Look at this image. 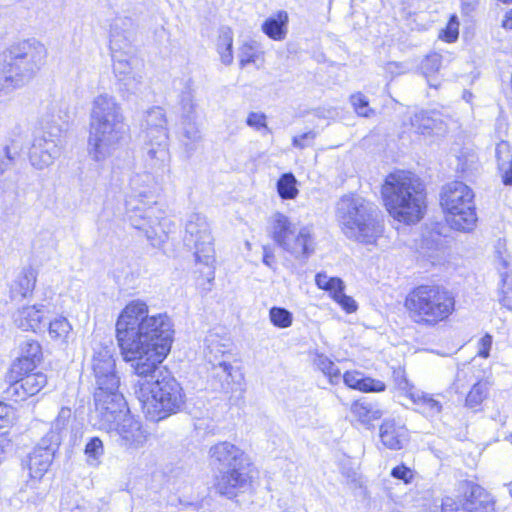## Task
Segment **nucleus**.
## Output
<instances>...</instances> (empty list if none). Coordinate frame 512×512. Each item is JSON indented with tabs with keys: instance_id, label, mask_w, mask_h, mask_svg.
I'll use <instances>...</instances> for the list:
<instances>
[{
	"instance_id": "f257e3e1",
	"label": "nucleus",
	"mask_w": 512,
	"mask_h": 512,
	"mask_svg": "<svg viewBox=\"0 0 512 512\" xmlns=\"http://www.w3.org/2000/svg\"><path fill=\"white\" fill-rule=\"evenodd\" d=\"M174 329L166 313L149 315L142 300L130 301L116 322V337L124 360L132 362L135 375L155 371L170 352Z\"/></svg>"
},
{
	"instance_id": "f03ea898",
	"label": "nucleus",
	"mask_w": 512,
	"mask_h": 512,
	"mask_svg": "<svg viewBox=\"0 0 512 512\" xmlns=\"http://www.w3.org/2000/svg\"><path fill=\"white\" fill-rule=\"evenodd\" d=\"M157 176L144 171L131 175L125 199V214L129 224L144 233L152 245H158L172 232L175 224L154 200Z\"/></svg>"
},
{
	"instance_id": "7ed1b4c3",
	"label": "nucleus",
	"mask_w": 512,
	"mask_h": 512,
	"mask_svg": "<svg viewBox=\"0 0 512 512\" xmlns=\"http://www.w3.org/2000/svg\"><path fill=\"white\" fill-rule=\"evenodd\" d=\"M121 105L103 93L94 98L90 113L87 151L90 158L103 163L119 149L127 134Z\"/></svg>"
},
{
	"instance_id": "20e7f679",
	"label": "nucleus",
	"mask_w": 512,
	"mask_h": 512,
	"mask_svg": "<svg viewBox=\"0 0 512 512\" xmlns=\"http://www.w3.org/2000/svg\"><path fill=\"white\" fill-rule=\"evenodd\" d=\"M136 377L134 394L148 420L159 422L180 411L184 404L182 388L168 371L158 365L155 371Z\"/></svg>"
},
{
	"instance_id": "39448f33",
	"label": "nucleus",
	"mask_w": 512,
	"mask_h": 512,
	"mask_svg": "<svg viewBox=\"0 0 512 512\" xmlns=\"http://www.w3.org/2000/svg\"><path fill=\"white\" fill-rule=\"evenodd\" d=\"M382 197L389 214L406 224L419 222L426 208L425 186L414 173H390L382 185Z\"/></svg>"
},
{
	"instance_id": "423d86ee",
	"label": "nucleus",
	"mask_w": 512,
	"mask_h": 512,
	"mask_svg": "<svg viewBox=\"0 0 512 512\" xmlns=\"http://www.w3.org/2000/svg\"><path fill=\"white\" fill-rule=\"evenodd\" d=\"M336 217L344 235L363 245H376L384 232L377 206L358 195H344L336 205Z\"/></svg>"
},
{
	"instance_id": "0eeeda50",
	"label": "nucleus",
	"mask_w": 512,
	"mask_h": 512,
	"mask_svg": "<svg viewBox=\"0 0 512 512\" xmlns=\"http://www.w3.org/2000/svg\"><path fill=\"white\" fill-rule=\"evenodd\" d=\"M209 456L219 470L214 484L219 494L233 498L251 487L254 475L250 460L236 445L219 442L210 448Z\"/></svg>"
},
{
	"instance_id": "6e6552de",
	"label": "nucleus",
	"mask_w": 512,
	"mask_h": 512,
	"mask_svg": "<svg viewBox=\"0 0 512 512\" xmlns=\"http://www.w3.org/2000/svg\"><path fill=\"white\" fill-rule=\"evenodd\" d=\"M455 303L454 294L446 287L422 284L407 294L404 305L414 323L424 327H435L453 314Z\"/></svg>"
},
{
	"instance_id": "1a4fd4ad",
	"label": "nucleus",
	"mask_w": 512,
	"mask_h": 512,
	"mask_svg": "<svg viewBox=\"0 0 512 512\" xmlns=\"http://www.w3.org/2000/svg\"><path fill=\"white\" fill-rule=\"evenodd\" d=\"M134 25L130 18H116L110 28V50L113 71L118 81L129 92L137 91L143 81L140 61L135 56Z\"/></svg>"
},
{
	"instance_id": "9d476101",
	"label": "nucleus",
	"mask_w": 512,
	"mask_h": 512,
	"mask_svg": "<svg viewBox=\"0 0 512 512\" xmlns=\"http://www.w3.org/2000/svg\"><path fill=\"white\" fill-rule=\"evenodd\" d=\"M91 368L95 379V413L109 406L119 407L124 404L123 394L119 391L120 377L116 371L113 349L101 344L94 347Z\"/></svg>"
},
{
	"instance_id": "9b49d317",
	"label": "nucleus",
	"mask_w": 512,
	"mask_h": 512,
	"mask_svg": "<svg viewBox=\"0 0 512 512\" xmlns=\"http://www.w3.org/2000/svg\"><path fill=\"white\" fill-rule=\"evenodd\" d=\"M94 425L109 433L121 447L129 450L142 448L148 437L139 420L131 415L127 408L126 401L119 407L109 406L94 414Z\"/></svg>"
},
{
	"instance_id": "f8f14e48",
	"label": "nucleus",
	"mask_w": 512,
	"mask_h": 512,
	"mask_svg": "<svg viewBox=\"0 0 512 512\" xmlns=\"http://www.w3.org/2000/svg\"><path fill=\"white\" fill-rule=\"evenodd\" d=\"M473 190L462 181L443 186L440 204L449 226L456 231L470 233L475 230L478 216Z\"/></svg>"
},
{
	"instance_id": "ddd939ff",
	"label": "nucleus",
	"mask_w": 512,
	"mask_h": 512,
	"mask_svg": "<svg viewBox=\"0 0 512 512\" xmlns=\"http://www.w3.org/2000/svg\"><path fill=\"white\" fill-rule=\"evenodd\" d=\"M269 234L277 246L296 260L306 261L316 250L313 226L297 227L288 216L282 213L277 212L272 215Z\"/></svg>"
},
{
	"instance_id": "4468645a",
	"label": "nucleus",
	"mask_w": 512,
	"mask_h": 512,
	"mask_svg": "<svg viewBox=\"0 0 512 512\" xmlns=\"http://www.w3.org/2000/svg\"><path fill=\"white\" fill-rule=\"evenodd\" d=\"M145 161L151 169L162 173L169 171L167 120L161 107H153L145 114Z\"/></svg>"
},
{
	"instance_id": "2eb2a0df",
	"label": "nucleus",
	"mask_w": 512,
	"mask_h": 512,
	"mask_svg": "<svg viewBox=\"0 0 512 512\" xmlns=\"http://www.w3.org/2000/svg\"><path fill=\"white\" fill-rule=\"evenodd\" d=\"M184 243L187 247L194 249L197 264L204 265V270L200 273L208 282L214 280L215 251L210 225L205 216L199 213L189 215L185 224Z\"/></svg>"
},
{
	"instance_id": "dca6fc26",
	"label": "nucleus",
	"mask_w": 512,
	"mask_h": 512,
	"mask_svg": "<svg viewBox=\"0 0 512 512\" xmlns=\"http://www.w3.org/2000/svg\"><path fill=\"white\" fill-rule=\"evenodd\" d=\"M46 48L35 40L12 45L4 54L6 67L16 74L18 84H25L40 70L46 58Z\"/></svg>"
},
{
	"instance_id": "f3484780",
	"label": "nucleus",
	"mask_w": 512,
	"mask_h": 512,
	"mask_svg": "<svg viewBox=\"0 0 512 512\" xmlns=\"http://www.w3.org/2000/svg\"><path fill=\"white\" fill-rule=\"evenodd\" d=\"M61 154V128L58 124L41 122L35 130L32 145L29 149L31 165L42 170L54 163Z\"/></svg>"
},
{
	"instance_id": "a211bd4d",
	"label": "nucleus",
	"mask_w": 512,
	"mask_h": 512,
	"mask_svg": "<svg viewBox=\"0 0 512 512\" xmlns=\"http://www.w3.org/2000/svg\"><path fill=\"white\" fill-rule=\"evenodd\" d=\"M58 438L53 434L50 437H42L39 443L34 447L28 455L27 468L29 470L30 480L27 485L35 488L37 481L49 470L55 453L59 446L57 445Z\"/></svg>"
},
{
	"instance_id": "6ab92c4d",
	"label": "nucleus",
	"mask_w": 512,
	"mask_h": 512,
	"mask_svg": "<svg viewBox=\"0 0 512 512\" xmlns=\"http://www.w3.org/2000/svg\"><path fill=\"white\" fill-rule=\"evenodd\" d=\"M209 382L211 387L216 391H221L225 394L239 392V397L244 392L243 376L241 372L235 368L231 361L222 359L221 362L215 365H210Z\"/></svg>"
},
{
	"instance_id": "aec40b11",
	"label": "nucleus",
	"mask_w": 512,
	"mask_h": 512,
	"mask_svg": "<svg viewBox=\"0 0 512 512\" xmlns=\"http://www.w3.org/2000/svg\"><path fill=\"white\" fill-rule=\"evenodd\" d=\"M463 508L467 512H495V501L480 485L466 481L462 485Z\"/></svg>"
},
{
	"instance_id": "412c9836",
	"label": "nucleus",
	"mask_w": 512,
	"mask_h": 512,
	"mask_svg": "<svg viewBox=\"0 0 512 512\" xmlns=\"http://www.w3.org/2000/svg\"><path fill=\"white\" fill-rule=\"evenodd\" d=\"M46 384L47 376L42 372H35L11 382L7 394L15 401H24L28 397L38 394Z\"/></svg>"
},
{
	"instance_id": "4be33fe9",
	"label": "nucleus",
	"mask_w": 512,
	"mask_h": 512,
	"mask_svg": "<svg viewBox=\"0 0 512 512\" xmlns=\"http://www.w3.org/2000/svg\"><path fill=\"white\" fill-rule=\"evenodd\" d=\"M203 354L209 366L218 364L222 359L231 361L233 358L232 342L227 336L209 332L204 339Z\"/></svg>"
},
{
	"instance_id": "5701e85b",
	"label": "nucleus",
	"mask_w": 512,
	"mask_h": 512,
	"mask_svg": "<svg viewBox=\"0 0 512 512\" xmlns=\"http://www.w3.org/2000/svg\"><path fill=\"white\" fill-rule=\"evenodd\" d=\"M379 436L382 444L390 450H400L408 441V430L395 419H385L380 426Z\"/></svg>"
},
{
	"instance_id": "b1692460",
	"label": "nucleus",
	"mask_w": 512,
	"mask_h": 512,
	"mask_svg": "<svg viewBox=\"0 0 512 512\" xmlns=\"http://www.w3.org/2000/svg\"><path fill=\"white\" fill-rule=\"evenodd\" d=\"M45 311L43 305H28L19 308L13 315L15 325L23 331L36 332L41 327Z\"/></svg>"
},
{
	"instance_id": "393cba45",
	"label": "nucleus",
	"mask_w": 512,
	"mask_h": 512,
	"mask_svg": "<svg viewBox=\"0 0 512 512\" xmlns=\"http://www.w3.org/2000/svg\"><path fill=\"white\" fill-rule=\"evenodd\" d=\"M409 399L415 405V410L427 418H435L442 411V404L438 399L419 389L411 390Z\"/></svg>"
},
{
	"instance_id": "a878e982",
	"label": "nucleus",
	"mask_w": 512,
	"mask_h": 512,
	"mask_svg": "<svg viewBox=\"0 0 512 512\" xmlns=\"http://www.w3.org/2000/svg\"><path fill=\"white\" fill-rule=\"evenodd\" d=\"M342 378L346 386L361 392H383L386 389L384 382L366 377L363 373L356 370L345 372Z\"/></svg>"
},
{
	"instance_id": "bb28decb",
	"label": "nucleus",
	"mask_w": 512,
	"mask_h": 512,
	"mask_svg": "<svg viewBox=\"0 0 512 512\" xmlns=\"http://www.w3.org/2000/svg\"><path fill=\"white\" fill-rule=\"evenodd\" d=\"M37 281V271L32 267L23 268L10 286L12 299L30 296Z\"/></svg>"
},
{
	"instance_id": "cd10ccee",
	"label": "nucleus",
	"mask_w": 512,
	"mask_h": 512,
	"mask_svg": "<svg viewBox=\"0 0 512 512\" xmlns=\"http://www.w3.org/2000/svg\"><path fill=\"white\" fill-rule=\"evenodd\" d=\"M350 411L352 415L364 425H368L380 419L384 414L378 403L369 401L366 398L354 401L351 404Z\"/></svg>"
},
{
	"instance_id": "c85d7f7f",
	"label": "nucleus",
	"mask_w": 512,
	"mask_h": 512,
	"mask_svg": "<svg viewBox=\"0 0 512 512\" xmlns=\"http://www.w3.org/2000/svg\"><path fill=\"white\" fill-rule=\"evenodd\" d=\"M288 13L279 11L267 18L262 24V31L271 39L281 41L286 37Z\"/></svg>"
},
{
	"instance_id": "c756f323",
	"label": "nucleus",
	"mask_w": 512,
	"mask_h": 512,
	"mask_svg": "<svg viewBox=\"0 0 512 512\" xmlns=\"http://www.w3.org/2000/svg\"><path fill=\"white\" fill-rule=\"evenodd\" d=\"M238 58L241 68L250 64L259 67V63L263 62V51L260 44L255 40L243 42L239 48Z\"/></svg>"
},
{
	"instance_id": "7c9ffc66",
	"label": "nucleus",
	"mask_w": 512,
	"mask_h": 512,
	"mask_svg": "<svg viewBox=\"0 0 512 512\" xmlns=\"http://www.w3.org/2000/svg\"><path fill=\"white\" fill-rule=\"evenodd\" d=\"M216 49L222 64L229 66L233 63V31L229 27H222L219 30Z\"/></svg>"
},
{
	"instance_id": "2f4dec72",
	"label": "nucleus",
	"mask_w": 512,
	"mask_h": 512,
	"mask_svg": "<svg viewBox=\"0 0 512 512\" xmlns=\"http://www.w3.org/2000/svg\"><path fill=\"white\" fill-rule=\"evenodd\" d=\"M314 363L317 368L329 378L331 384L339 383L341 372L339 368L326 355L317 354Z\"/></svg>"
},
{
	"instance_id": "473e14b6",
	"label": "nucleus",
	"mask_w": 512,
	"mask_h": 512,
	"mask_svg": "<svg viewBox=\"0 0 512 512\" xmlns=\"http://www.w3.org/2000/svg\"><path fill=\"white\" fill-rule=\"evenodd\" d=\"M72 418V411L69 407H62L53 421L50 431L44 437H50L52 434L58 438L57 445L60 446L62 432L66 430Z\"/></svg>"
},
{
	"instance_id": "72a5a7b5",
	"label": "nucleus",
	"mask_w": 512,
	"mask_h": 512,
	"mask_svg": "<svg viewBox=\"0 0 512 512\" xmlns=\"http://www.w3.org/2000/svg\"><path fill=\"white\" fill-rule=\"evenodd\" d=\"M297 180L292 173H284L277 181V192L282 199H294L298 195Z\"/></svg>"
},
{
	"instance_id": "f704fd0d",
	"label": "nucleus",
	"mask_w": 512,
	"mask_h": 512,
	"mask_svg": "<svg viewBox=\"0 0 512 512\" xmlns=\"http://www.w3.org/2000/svg\"><path fill=\"white\" fill-rule=\"evenodd\" d=\"M19 156V147L12 143L5 144L0 148V177L10 170Z\"/></svg>"
},
{
	"instance_id": "c9c22d12",
	"label": "nucleus",
	"mask_w": 512,
	"mask_h": 512,
	"mask_svg": "<svg viewBox=\"0 0 512 512\" xmlns=\"http://www.w3.org/2000/svg\"><path fill=\"white\" fill-rule=\"evenodd\" d=\"M72 330L71 324L64 317L55 318L49 323V335L52 339L61 343L67 342V338Z\"/></svg>"
},
{
	"instance_id": "e433bc0d",
	"label": "nucleus",
	"mask_w": 512,
	"mask_h": 512,
	"mask_svg": "<svg viewBox=\"0 0 512 512\" xmlns=\"http://www.w3.org/2000/svg\"><path fill=\"white\" fill-rule=\"evenodd\" d=\"M436 124L437 121L425 111L418 112L411 118L412 127L420 134H430Z\"/></svg>"
},
{
	"instance_id": "4c0bfd02",
	"label": "nucleus",
	"mask_w": 512,
	"mask_h": 512,
	"mask_svg": "<svg viewBox=\"0 0 512 512\" xmlns=\"http://www.w3.org/2000/svg\"><path fill=\"white\" fill-rule=\"evenodd\" d=\"M488 395V382L477 381L473 384L466 397V406L469 408L478 407Z\"/></svg>"
},
{
	"instance_id": "58836bf2",
	"label": "nucleus",
	"mask_w": 512,
	"mask_h": 512,
	"mask_svg": "<svg viewBox=\"0 0 512 512\" xmlns=\"http://www.w3.org/2000/svg\"><path fill=\"white\" fill-rule=\"evenodd\" d=\"M182 135L187 140L185 145L188 150H193L190 143H195L201 139L200 130L194 121V116H183Z\"/></svg>"
},
{
	"instance_id": "ea45409f",
	"label": "nucleus",
	"mask_w": 512,
	"mask_h": 512,
	"mask_svg": "<svg viewBox=\"0 0 512 512\" xmlns=\"http://www.w3.org/2000/svg\"><path fill=\"white\" fill-rule=\"evenodd\" d=\"M271 323L280 329L288 328L293 323V314L284 307L273 306L269 310Z\"/></svg>"
},
{
	"instance_id": "a19ab883",
	"label": "nucleus",
	"mask_w": 512,
	"mask_h": 512,
	"mask_svg": "<svg viewBox=\"0 0 512 512\" xmlns=\"http://www.w3.org/2000/svg\"><path fill=\"white\" fill-rule=\"evenodd\" d=\"M36 364L37 362L33 360L18 357L11 366L10 379L13 382L18 380V378L24 377V375H32V373H35Z\"/></svg>"
},
{
	"instance_id": "79ce46f5",
	"label": "nucleus",
	"mask_w": 512,
	"mask_h": 512,
	"mask_svg": "<svg viewBox=\"0 0 512 512\" xmlns=\"http://www.w3.org/2000/svg\"><path fill=\"white\" fill-rule=\"evenodd\" d=\"M84 453L87 457V462L90 465H97L100 458L104 455V445L99 437H92L85 445Z\"/></svg>"
},
{
	"instance_id": "37998d69",
	"label": "nucleus",
	"mask_w": 512,
	"mask_h": 512,
	"mask_svg": "<svg viewBox=\"0 0 512 512\" xmlns=\"http://www.w3.org/2000/svg\"><path fill=\"white\" fill-rule=\"evenodd\" d=\"M509 277L510 276L508 272H502L500 270L498 301L503 307L507 308L508 310H512V298L509 296L512 292V284L508 281Z\"/></svg>"
},
{
	"instance_id": "c03bdc74",
	"label": "nucleus",
	"mask_w": 512,
	"mask_h": 512,
	"mask_svg": "<svg viewBox=\"0 0 512 512\" xmlns=\"http://www.w3.org/2000/svg\"><path fill=\"white\" fill-rule=\"evenodd\" d=\"M16 74L10 71L9 67H6V61L3 57V61H0V94L6 93L12 88L22 86L18 84Z\"/></svg>"
},
{
	"instance_id": "a18cd8bd",
	"label": "nucleus",
	"mask_w": 512,
	"mask_h": 512,
	"mask_svg": "<svg viewBox=\"0 0 512 512\" xmlns=\"http://www.w3.org/2000/svg\"><path fill=\"white\" fill-rule=\"evenodd\" d=\"M351 103L359 116L371 117L375 114L374 110L369 107V101L362 93L351 96Z\"/></svg>"
},
{
	"instance_id": "49530a36",
	"label": "nucleus",
	"mask_w": 512,
	"mask_h": 512,
	"mask_svg": "<svg viewBox=\"0 0 512 512\" xmlns=\"http://www.w3.org/2000/svg\"><path fill=\"white\" fill-rule=\"evenodd\" d=\"M19 357L39 362L41 357L40 344L35 340H27L23 342L21 345V354Z\"/></svg>"
},
{
	"instance_id": "de8ad7c7",
	"label": "nucleus",
	"mask_w": 512,
	"mask_h": 512,
	"mask_svg": "<svg viewBox=\"0 0 512 512\" xmlns=\"http://www.w3.org/2000/svg\"><path fill=\"white\" fill-rule=\"evenodd\" d=\"M495 158L497 168L503 166L506 162L512 159V149L507 141H500L495 147Z\"/></svg>"
},
{
	"instance_id": "09e8293b",
	"label": "nucleus",
	"mask_w": 512,
	"mask_h": 512,
	"mask_svg": "<svg viewBox=\"0 0 512 512\" xmlns=\"http://www.w3.org/2000/svg\"><path fill=\"white\" fill-rule=\"evenodd\" d=\"M246 124L257 131L265 129L266 132H269L266 122V115L264 113L250 112L246 119Z\"/></svg>"
},
{
	"instance_id": "8fccbe9b",
	"label": "nucleus",
	"mask_w": 512,
	"mask_h": 512,
	"mask_svg": "<svg viewBox=\"0 0 512 512\" xmlns=\"http://www.w3.org/2000/svg\"><path fill=\"white\" fill-rule=\"evenodd\" d=\"M391 476L397 480L403 481L405 484L412 482L414 472L404 464H400L391 470Z\"/></svg>"
},
{
	"instance_id": "3c124183",
	"label": "nucleus",
	"mask_w": 512,
	"mask_h": 512,
	"mask_svg": "<svg viewBox=\"0 0 512 512\" xmlns=\"http://www.w3.org/2000/svg\"><path fill=\"white\" fill-rule=\"evenodd\" d=\"M317 136L315 131H308L299 136H295L292 139V145L298 149H304L313 145L314 140Z\"/></svg>"
},
{
	"instance_id": "603ef678",
	"label": "nucleus",
	"mask_w": 512,
	"mask_h": 512,
	"mask_svg": "<svg viewBox=\"0 0 512 512\" xmlns=\"http://www.w3.org/2000/svg\"><path fill=\"white\" fill-rule=\"evenodd\" d=\"M333 300L337 302L347 313H352L357 310L356 301L351 296L346 295L344 290L335 294V298Z\"/></svg>"
},
{
	"instance_id": "864d4df0",
	"label": "nucleus",
	"mask_w": 512,
	"mask_h": 512,
	"mask_svg": "<svg viewBox=\"0 0 512 512\" xmlns=\"http://www.w3.org/2000/svg\"><path fill=\"white\" fill-rule=\"evenodd\" d=\"M441 66V56L437 53L428 55L422 63V69L425 73H432L439 70Z\"/></svg>"
},
{
	"instance_id": "5fc2aeb1",
	"label": "nucleus",
	"mask_w": 512,
	"mask_h": 512,
	"mask_svg": "<svg viewBox=\"0 0 512 512\" xmlns=\"http://www.w3.org/2000/svg\"><path fill=\"white\" fill-rule=\"evenodd\" d=\"M65 510H70L71 512H98V510L86 500H82L80 503H77L75 507L70 508L68 503L62 499L61 511L64 512Z\"/></svg>"
},
{
	"instance_id": "6e6d98bb",
	"label": "nucleus",
	"mask_w": 512,
	"mask_h": 512,
	"mask_svg": "<svg viewBox=\"0 0 512 512\" xmlns=\"http://www.w3.org/2000/svg\"><path fill=\"white\" fill-rule=\"evenodd\" d=\"M458 28H459L458 19L455 15H453V16H451V18L447 24L446 30L444 31L446 41L454 42L458 38V34H459Z\"/></svg>"
},
{
	"instance_id": "4d7b16f0",
	"label": "nucleus",
	"mask_w": 512,
	"mask_h": 512,
	"mask_svg": "<svg viewBox=\"0 0 512 512\" xmlns=\"http://www.w3.org/2000/svg\"><path fill=\"white\" fill-rule=\"evenodd\" d=\"M394 379H395L398 389L403 391L405 393V396L408 398H409V392L411 390H417L416 388L413 387V385H411L409 383L408 379L406 378V376L404 375V373L402 371H395Z\"/></svg>"
},
{
	"instance_id": "13d9d810",
	"label": "nucleus",
	"mask_w": 512,
	"mask_h": 512,
	"mask_svg": "<svg viewBox=\"0 0 512 512\" xmlns=\"http://www.w3.org/2000/svg\"><path fill=\"white\" fill-rule=\"evenodd\" d=\"M493 338L486 333L478 342V355L482 358H488L492 347Z\"/></svg>"
},
{
	"instance_id": "bf43d9fd",
	"label": "nucleus",
	"mask_w": 512,
	"mask_h": 512,
	"mask_svg": "<svg viewBox=\"0 0 512 512\" xmlns=\"http://www.w3.org/2000/svg\"><path fill=\"white\" fill-rule=\"evenodd\" d=\"M441 512H467L463 505L460 506L457 501L451 497H446L442 501Z\"/></svg>"
},
{
	"instance_id": "052dcab7",
	"label": "nucleus",
	"mask_w": 512,
	"mask_h": 512,
	"mask_svg": "<svg viewBox=\"0 0 512 512\" xmlns=\"http://www.w3.org/2000/svg\"><path fill=\"white\" fill-rule=\"evenodd\" d=\"M504 185L512 186V159L498 168Z\"/></svg>"
},
{
	"instance_id": "680f3d73",
	"label": "nucleus",
	"mask_w": 512,
	"mask_h": 512,
	"mask_svg": "<svg viewBox=\"0 0 512 512\" xmlns=\"http://www.w3.org/2000/svg\"><path fill=\"white\" fill-rule=\"evenodd\" d=\"M344 289H345V284L342 281V279H340L338 277H331V279H330V281L328 283V286L325 289V291L330 292L332 298L334 299L335 298V294L340 293Z\"/></svg>"
},
{
	"instance_id": "e2e57ef3",
	"label": "nucleus",
	"mask_w": 512,
	"mask_h": 512,
	"mask_svg": "<svg viewBox=\"0 0 512 512\" xmlns=\"http://www.w3.org/2000/svg\"><path fill=\"white\" fill-rule=\"evenodd\" d=\"M181 104L183 109V116H193L195 104L193 103L190 93L183 94Z\"/></svg>"
},
{
	"instance_id": "0e129e2a",
	"label": "nucleus",
	"mask_w": 512,
	"mask_h": 512,
	"mask_svg": "<svg viewBox=\"0 0 512 512\" xmlns=\"http://www.w3.org/2000/svg\"><path fill=\"white\" fill-rule=\"evenodd\" d=\"M467 378V372L464 370H461L457 373L456 379L452 385L453 390L456 393H463L465 390V384L464 380Z\"/></svg>"
},
{
	"instance_id": "69168bd1",
	"label": "nucleus",
	"mask_w": 512,
	"mask_h": 512,
	"mask_svg": "<svg viewBox=\"0 0 512 512\" xmlns=\"http://www.w3.org/2000/svg\"><path fill=\"white\" fill-rule=\"evenodd\" d=\"M331 277H329L325 272L317 273L315 276V283L318 288L325 290L328 286Z\"/></svg>"
},
{
	"instance_id": "338daca9",
	"label": "nucleus",
	"mask_w": 512,
	"mask_h": 512,
	"mask_svg": "<svg viewBox=\"0 0 512 512\" xmlns=\"http://www.w3.org/2000/svg\"><path fill=\"white\" fill-rule=\"evenodd\" d=\"M462 1V8L465 11V13H470L476 9V7L479 4V0H461Z\"/></svg>"
},
{
	"instance_id": "774afa93",
	"label": "nucleus",
	"mask_w": 512,
	"mask_h": 512,
	"mask_svg": "<svg viewBox=\"0 0 512 512\" xmlns=\"http://www.w3.org/2000/svg\"><path fill=\"white\" fill-rule=\"evenodd\" d=\"M13 419H14V412L1 415L0 416V429L9 427L12 424Z\"/></svg>"
}]
</instances>
